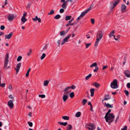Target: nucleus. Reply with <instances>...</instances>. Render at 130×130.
Listing matches in <instances>:
<instances>
[{
	"mask_svg": "<svg viewBox=\"0 0 130 130\" xmlns=\"http://www.w3.org/2000/svg\"><path fill=\"white\" fill-rule=\"evenodd\" d=\"M103 37V33L101 31H99L97 32L96 35V40L95 46H97Z\"/></svg>",
	"mask_w": 130,
	"mask_h": 130,
	"instance_id": "1",
	"label": "nucleus"
},
{
	"mask_svg": "<svg viewBox=\"0 0 130 130\" xmlns=\"http://www.w3.org/2000/svg\"><path fill=\"white\" fill-rule=\"evenodd\" d=\"M121 0H115L111 3L110 7V9H112L116 6L120 2Z\"/></svg>",
	"mask_w": 130,
	"mask_h": 130,
	"instance_id": "2",
	"label": "nucleus"
},
{
	"mask_svg": "<svg viewBox=\"0 0 130 130\" xmlns=\"http://www.w3.org/2000/svg\"><path fill=\"white\" fill-rule=\"evenodd\" d=\"M110 87L113 89H116L118 87L117 84V80L114 79L112 82L111 84Z\"/></svg>",
	"mask_w": 130,
	"mask_h": 130,
	"instance_id": "3",
	"label": "nucleus"
},
{
	"mask_svg": "<svg viewBox=\"0 0 130 130\" xmlns=\"http://www.w3.org/2000/svg\"><path fill=\"white\" fill-rule=\"evenodd\" d=\"M93 6V5H91L88 9L83 12L80 15V17L82 18H83L87 13L92 9Z\"/></svg>",
	"mask_w": 130,
	"mask_h": 130,
	"instance_id": "4",
	"label": "nucleus"
},
{
	"mask_svg": "<svg viewBox=\"0 0 130 130\" xmlns=\"http://www.w3.org/2000/svg\"><path fill=\"white\" fill-rule=\"evenodd\" d=\"M71 35L69 34L67 36L62 40L61 43V44L63 45L64 43L68 42V40L69 38L71 37Z\"/></svg>",
	"mask_w": 130,
	"mask_h": 130,
	"instance_id": "5",
	"label": "nucleus"
},
{
	"mask_svg": "<svg viewBox=\"0 0 130 130\" xmlns=\"http://www.w3.org/2000/svg\"><path fill=\"white\" fill-rule=\"evenodd\" d=\"M71 91L69 86L65 88L63 90L64 94L66 95H68Z\"/></svg>",
	"mask_w": 130,
	"mask_h": 130,
	"instance_id": "6",
	"label": "nucleus"
},
{
	"mask_svg": "<svg viewBox=\"0 0 130 130\" xmlns=\"http://www.w3.org/2000/svg\"><path fill=\"white\" fill-rule=\"evenodd\" d=\"M115 30H112L111 32L110 33L109 35V37L110 38H111L112 36H113L114 38V39L116 41L118 40V39L115 38V36L113 34L115 33Z\"/></svg>",
	"mask_w": 130,
	"mask_h": 130,
	"instance_id": "7",
	"label": "nucleus"
},
{
	"mask_svg": "<svg viewBox=\"0 0 130 130\" xmlns=\"http://www.w3.org/2000/svg\"><path fill=\"white\" fill-rule=\"evenodd\" d=\"M24 13H23V16L22 17L21 20L23 23H24L27 20V19L25 18L27 14V13L25 11H24Z\"/></svg>",
	"mask_w": 130,
	"mask_h": 130,
	"instance_id": "8",
	"label": "nucleus"
},
{
	"mask_svg": "<svg viewBox=\"0 0 130 130\" xmlns=\"http://www.w3.org/2000/svg\"><path fill=\"white\" fill-rule=\"evenodd\" d=\"M21 63L20 62H19L17 64L16 66V68H15V69L16 71V74H17L19 72L20 68L21 67Z\"/></svg>",
	"mask_w": 130,
	"mask_h": 130,
	"instance_id": "9",
	"label": "nucleus"
},
{
	"mask_svg": "<svg viewBox=\"0 0 130 130\" xmlns=\"http://www.w3.org/2000/svg\"><path fill=\"white\" fill-rule=\"evenodd\" d=\"M13 101H14L13 100H10L8 102V105L10 108H12L13 107Z\"/></svg>",
	"mask_w": 130,
	"mask_h": 130,
	"instance_id": "10",
	"label": "nucleus"
},
{
	"mask_svg": "<svg viewBox=\"0 0 130 130\" xmlns=\"http://www.w3.org/2000/svg\"><path fill=\"white\" fill-rule=\"evenodd\" d=\"M14 18V15L13 14H10L8 16V19L9 21H12Z\"/></svg>",
	"mask_w": 130,
	"mask_h": 130,
	"instance_id": "11",
	"label": "nucleus"
},
{
	"mask_svg": "<svg viewBox=\"0 0 130 130\" xmlns=\"http://www.w3.org/2000/svg\"><path fill=\"white\" fill-rule=\"evenodd\" d=\"M107 117H108V119L109 120H114L115 116L113 115V113H110L108 116H107Z\"/></svg>",
	"mask_w": 130,
	"mask_h": 130,
	"instance_id": "12",
	"label": "nucleus"
},
{
	"mask_svg": "<svg viewBox=\"0 0 130 130\" xmlns=\"http://www.w3.org/2000/svg\"><path fill=\"white\" fill-rule=\"evenodd\" d=\"M124 74L126 77H130V71L129 70H126L125 71Z\"/></svg>",
	"mask_w": 130,
	"mask_h": 130,
	"instance_id": "13",
	"label": "nucleus"
},
{
	"mask_svg": "<svg viewBox=\"0 0 130 130\" xmlns=\"http://www.w3.org/2000/svg\"><path fill=\"white\" fill-rule=\"evenodd\" d=\"M126 6L125 5H122L121 7V11L123 12H125L126 10Z\"/></svg>",
	"mask_w": 130,
	"mask_h": 130,
	"instance_id": "14",
	"label": "nucleus"
},
{
	"mask_svg": "<svg viewBox=\"0 0 130 130\" xmlns=\"http://www.w3.org/2000/svg\"><path fill=\"white\" fill-rule=\"evenodd\" d=\"M32 20L34 21H36L38 20L39 23H41V19L40 18H38V17L37 16L35 17V18H32Z\"/></svg>",
	"mask_w": 130,
	"mask_h": 130,
	"instance_id": "15",
	"label": "nucleus"
},
{
	"mask_svg": "<svg viewBox=\"0 0 130 130\" xmlns=\"http://www.w3.org/2000/svg\"><path fill=\"white\" fill-rule=\"evenodd\" d=\"M13 33L12 32H10L8 35H5V37L6 39H10L11 36L12 35Z\"/></svg>",
	"mask_w": 130,
	"mask_h": 130,
	"instance_id": "16",
	"label": "nucleus"
},
{
	"mask_svg": "<svg viewBox=\"0 0 130 130\" xmlns=\"http://www.w3.org/2000/svg\"><path fill=\"white\" fill-rule=\"evenodd\" d=\"M67 32H65V31L63 30L61 31L60 33V35L61 36H64L66 34Z\"/></svg>",
	"mask_w": 130,
	"mask_h": 130,
	"instance_id": "17",
	"label": "nucleus"
},
{
	"mask_svg": "<svg viewBox=\"0 0 130 130\" xmlns=\"http://www.w3.org/2000/svg\"><path fill=\"white\" fill-rule=\"evenodd\" d=\"M8 61H5L4 66V68L5 69H7L9 68V66H7L8 63Z\"/></svg>",
	"mask_w": 130,
	"mask_h": 130,
	"instance_id": "18",
	"label": "nucleus"
},
{
	"mask_svg": "<svg viewBox=\"0 0 130 130\" xmlns=\"http://www.w3.org/2000/svg\"><path fill=\"white\" fill-rule=\"evenodd\" d=\"M104 106H106L107 108H112L113 107V106L111 105L108 103L106 104V103L104 104Z\"/></svg>",
	"mask_w": 130,
	"mask_h": 130,
	"instance_id": "19",
	"label": "nucleus"
},
{
	"mask_svg": "<svg viewBox=\"0 0 130 130\" xmlns=\"http://www.w3.org/2000/svg\"><path fill=\"white\" fill-rule=\"evenodd\" d=\"M67 1H66L65 2L63 3V4L61 6L64 9H66L67 7Z\"/></svg>",
	"mask_w": 130,
	"mask_h": 130,
	"instance_id": "20",
	"label": "nucleus"
},
{
	"mask_svg": "<svg viewBox=\"0 0 130 130\" xmlns=\"http://www.w3.org/2000/svg\"><path fill=\"white\" fill-rule=\"evenodd\" d=\"M58 123L60 125H61L64 126H66L68 124V123L67 122H58Z\"/></svg>",
	"mask_w": 130,
	"mask_h": 130,
	"instance_id": "21",
	"label": "nucleus"
},
{
	"mask_svg": "<svg viewBox=\"0 0 130 130\" xmlns=\"http://www.w3.org/2000/svg\"><path fill=\"white\" fill-rule=\"evenodd\" d=\"M93 85L97 88L99 87L100 86L99 84L96 82H95L93 84Z\"/></svg>",
	"mask_w": 130,
	"mask_h": 130,
	"instance_id": "22",
	"label": "nucleus"
},
{
	"mask_svg": "<svg viewBox=\"0 0 130 130\" xmlns=\"http://www.w3.org/2000/svg\"><path fill=\"white\" fill-rule=\"evenodd\" d=\"M72 128V126L71 125L68 124L67 126L66 129L67 130H71Z\"/></svg>",
	"mask_w": 130,
	"mask_h": 130,
	"instance_id": "23",
	"label": "nucleus"
},
{
	"mask_svg": "<svg viewBox=\"0 0 130 130\" xmlns=\"http://www.w3.org/2000/svg\"><path fill=\"white\" fill-rule=\"evenodd\" d=\"M94 89L93 88H92L90 90V92H91V96H93L94 95Z\"/></svg>",
	"mask_w": 130,
	"mask_h": 130,
	"instance_id": "24",
	"label": "nucleus"
},
{
	"mask_svg": "<svg viewBox=\"0 0 130 130\" xmlns=\"http://www.w3.org/2000/svg\"><path fill=\"white\" fill-rule=\"evenodd\" d=\"M67 95H68L65 94L63 96L62 99L64 101H66L68 99V96Z\"/></svg>",
	"mask_w": 130,
	"mask_h": 130,
	"instance_id": "25",
	"label": "nucleus"
},
{
	"mask_svg": "<svg viewBox=\"0 0 130 130\" xmlns=\"http://www.w3.org/2000/svg\"><path fill=\"white\" fill-rule=\"evenodd\" d=\"M9 58V54L7 53L5 55V61H8V58Z\"/></svg>",
	"mask_w": 130,
	"mask_h": 130,
	"instance_id": "26",
	"label": "nucleus"
},
{
	"mask_svg": "<svg viewBox=\"0 0 130 130\" xmlns=\"http://www.w3.org/2000/svg\"><path fill=\"white\" fill-rule=\"evenodd\" d=\"M49 82L48 80H45L43 83V85L44 86H47L48 85Z\"/></svg>",
	"mask_w": 130,
	"mask_h": 130,
	"instance_id": "27",
	"label": "nucleus"
},
{
	"mask_svg": "<svg viewBox=\"0 0 130 130\" xmlns=\"http://www.w3.org/2000/svg\"><path fill=\"white\" fill-rule=\"evenodd\" d=\"M71 18L72 16H71L67 15L65 17V20L67 21L69 20H70L71 19Z\"/></svg>",
	"mask_w": 130,
	"mask_h": 130,
	"instance_id": "28",
	"label": "nucleus"
},
{
	"mask_svg": "<svg viewBox=\"0 0 130 130\" xmlns=\"http://www.w3.org/2000/svg\"><path fill=\"white\" fill-rule=\"evenodd\" d=\"M62 118L64 120H68L69 119V117L67 116H63L62 117Z\"/></svg>",
	"mask_w": 130,
	"mask_h": 130,
	"instance_id": "29",
	"label": "nucleus"
},
{
	"mask_svg": "<svg viewBox=\"0 0 130 130\" xmlns=\"http://www.w3.org/2000/svg\"><path fill=\"white\" fill-rule=\"evenodd\" d=\"M87 100L86 99H83L82 102V103L83 105H85L87 102Z\"/></svg>",
	"mask_w": 130,
	"mask_h": 130,
	"instance_id": "30",
	"label": "nucleus"
},
{
	"mask_svg": "<svg viewBox=\"0 0 130 130\" xmlns=\"http://www.w3.org/2000/svg\"><path fill=\"white\" fill-rule=\"evenodd\" d=\"M30 70H31L30 68H29L28 69V70L27 71V73L26 74L25 76H26V77H28L29 76V72L30 71Z\"/></svg>",
	"mask_w": 130,
	"mask_h": 130,
	"instance_id": "31",
	"label": "nucleus"
},
{
	"mask_svg": "<svg viewBox=\"0 0 130 130\" xmlns=\"http://www.w3.org/2000/svg\"><path fill=\"white\" fill-rule=\"evenodd\" d=\"M81 113L80 112H78L75 115V117H79L81 115Z\"/></svg>",
	"mask_w": 130,
	"mask_h": 130,
	"instance_id": "32",
	"label": "nucleus"
},
{
	"mask_svg": "<svg viewBox=\"0 0 130 130\" xmlns=\"http://www.w3.org/2000/svg\"><path fill=\"white\" fill-rule=\"evenodd\" d=\"M61 17V16L59 14H57L54 17V18L55 19H58Z\"/></svg>",
	"mask_w": 130,
	"mask_h": 130,
	"instance_id": "33",
	"label": "nucleus"
},
{
	"mask_svg": "<svg viewBox=\"0 0 130 130\" xmlns=\"http://www.w3.org/2000/svg\"><path fill=\"white\" fill-rule=\"evenodd\" d=\"M92 75L90 74L88 75L86 77L85 79L86 80H88L91 76Z\"/></svg>",
	"mask_w": 130,
	"mask_h": 130,
	"instance_id": "34",
	"label": "nucleus"
},
{
	"mask_svg": "<svg viewBox=\"0 0 130 130\" xmlns=\"http://www.w3.org/2000/svg\"><path fill=\"white\" fill-rule=\"evenodd\" d=\"M74 96V93L73 92H71L70 94V96L71 98H73Z\"/></svg>",
	"mask_w": 130,
	"mask_h": 130,
	"instance_id": "35",
	"label": "nucleus"
},
{
	"mask_svg": "<svg viewBox=\"0 0 130 130\" xmlns=\"http://www.w3.org/2000/svg\"><path fill=\"white\" fill-rule=\"evenodd\" d=\"M54 12V11L53 10H51L50 12L49 13H48L47 14L48 15H51L52 14H53Z\"/></svg>",
	"mask_w": 130,
	"mask_h": 130,
	"instance_id": "36",
	"label": "nucleus"
},
{
	"mask_svg": "<svg viewBox=\"0 0 130 130\" xmlns=\"http://www.w3.org/2000/svg\"><path fill=\"white\" fill-rule=\"evenodd\" d=\"M97 65V64L96 62H94L90 66V67L91 68H92L93 67H96Z\"/></svg>",
	"mask_w": 130,
	"mask_h": 130,
	"instance_id": "37",
	"label": "nucleus"
},
{
	"mask_svg": "<svg viewBox=\"0 0 130 130\" xmlns=\"http://www.w3.org/2000/svg\"><path fill=\"white\" fill-rule=\"evenodd\" d=\"M70 89H74L76 88V86L74 85H72L71 87L69 86Z\"/></svg>",
	"mask_w": 130,
	"mask_h": 130,
	"instance_id": "38",
	"label": "nucleus"
},
{
	"mask_svg": "<svg viewBox=\"0 0 130 130\" xmlns=\"http://www.w3.org/2000/svg\"><path fill=\"white\" fill-rule=\"evenodd\" d=\"M45 56L46 54L45 53H43L40 57L41 59V60L43 59L45 57Z\"/></svg>",
	"mask_w": 130,
	"mask_h": 130,
	"instance_id": "39",
	"label": "nucleus"
},
{
	"mask_svg": "<svg viewBox=\"0 0 130 130\" xmlns=\"http://www.w3.org/2000/svg\"><path fill=\"white\" fill-rule=\"evenodd\" d=\"M22 58V57L21 56H19L17 59V61L18 62L20 61Z\"/></svg>",
	"mask_w": 130,
	"mask_h": 130,
	"instance_id": "40",
	"label": "nucleus"
},
{
	"mask_svg": "<svg viewBox=\"0 0 130 130\" xmlns=\"http://www.w3.org/2000/svg\"><path fill=\"white\" fill-rule=\"evenodd\" d=\"M95 68V69L93 71L94 72H96L99 70V67H96Z\"/></svg>",
	"mask_w": 130,
	"mask_h": 130,
	"instance_id": "41",
	"label": "nucleus"
},
{
	"mask_svg": "<svg viewBox=\"0 0 130 130\" xmlns=\"http://www.w3.org/2000/svg\"><path fill=\"white\" fill-rule=\"evenodd\" d=\"M85 45H86V48H88L89 46L91 44V43H85Z\"/></svg>",
	"mask_w": 130,
	"mask_h": 130,
	"instance_id": "42",
	"label": "nucleus"
},
{
	"mask_svg": "<svg viewBox=\"0 0 130 130\" xmlns=\"http://www.w3.org/2000/svg\"><path fill=\"white\" fill-rule=\"evenodd\" d=\"M39 96L40 97H41V98H44L45 97V95L44 94H40L39 95Z\"/></svg>",
	"mask_w": 130,
	"mask_h": 130,
	"instance_id": "43",
	"label": "nucleus"
},
{
	"mask_svg": "<svg viewBox=\"0 0 130 130\" xmlns=\"http://www.w3.org/2000/svg\"><path fill=\"white\" fill-rule=\"evenodd\" d=\"M90 126L91 127V128H92L93 130L95 128V125L94 124H92Z\"/></svg>",
	"mask_w": 130,
	"mask_h": 130,
	"instance_id": "44",
	"label": "nucleus"
},
{
	"mask_svg": "<svg viewBox=\"0 0 130 130\" xmlns=\"http://www.w3.org/2000/svg\"><path fill=\"white\" fill-rule=\"evenodd\" d=\"M28 124L29 126L30 127H31L32 126L33 124L32 122H28Z\"/></svg>",
	"mask_w": 130,
	"mask_h": 130,
	"instance_id": "45",
	"label": "nucleus"
},
{
	"mask_svg": "<svg viewBox=\"0 0 130 130\" xmlns=\"http://www.w3.org/2000/svg\"><path fill=\"white\" fill-rule=\"evenodd\" d=\"M5 83H3V84H0V86L2 87H5Z\"/></svg>",
	"mask_w": 130,
	"mask_h": 130,
	"instance_id": "46",
	"label": "nucleus"
},
{
	"mask_svg": "<svg viewBox=\"0 0 130 130\" xmlns=\"http://www.w3.org/2000/svg\"><path fill=\"white\" fill-rule=\"evenodd\" d=\"M124 92L125 93L126 95L127 96H128V94H129V92L128 91L126 90H125L124 91Z\"/></svg>",
	"mask_w": 130,
	"mask_h": 130,
	"instance_id": "47",
	"label": "nucleus"
},
{
	"mask_svg": "<svg viewBox=\"0 0 130 130\" xmlns=\"http://www.w3.org/2000/svg\"><path fill=\"white\" fill-rule=\"evenodd\" d=\"M107 116H105L104 118L105 119L106 121L107 122H108L109 121H108L109 120H109L108 119V117H107Z\"/></svg>",
	"mask_w": 130,
	"mask_h": 130,
	"instance_id": "48",
	"label": "nucleus"
},
{
	"mask_svg": "<svg viewBox=\"0 0 130 130\" xmlns=\"http://www.w3.org/2000/svg\"><path fill=\"white\" fill-rule=\"evenodd\" d=\"M7 88L10 90H11L12 89V86L11 85H9L7 87Z\"/></svg>",
	"mask_w": 130,
	"mask_h": 130,
	"instance_id": "49",
	"label": "nucleus"
},
{
	"mask_svg": "<svg viewBox=\"0 0 130 130\" xmlns=\"http://www.w3.org/2000/svg\"><path fill=\"white\" fill-rule=\"evenodd\" d=\"M32 50H31V49H29V52L27 54V55L28 56H29L31 54V53L32 52Z\"/></svg>",
	"mask_w": 130,
	"mask_h": 130,
	"instance_id": "50",
	"label": "nucleus"
},
{
	"mask_svg": "<svg viewBox=\"0 0 130 130\" xmlns=\"http://www.w3.org/2000/svg\"><path fill=\"white\" fill-rule=\"evenodd\" d=\"M85 127L86 128H88L89 130H93L92 128H91V127H89L87 125H85Z\"/></svg>",
	"mask_w": 130,
	"mask_h": 130,
	"instance_id": "51",
	"label": "nucleus"
},
{
	"mask_svg": "<svg viewBox=\"0 0 130 130\" xmlns=\"http://www.w3.org/2000/svg\"><path fill=\"white\" fill-rule=\"evenodd\" d=\"M91 23L92 24H94L95 22V21L94 19H91Z\"/></svg>",
	"mask_w": 130,
	"mask_h": 130,
	"instance_id": "52",
	"label": "nucleus"
},
{
	"mask_svg": "<svg viewBox=\"0 0 130 130\" xmlns=\"http://www.w3.org/2000/svg\"><path fill=\"white\" fill-rule=\"evenodd\" d=\"M48 45L47 44H46V45L45 46H44L43 47V49L44 50H46L47 48Z\"/></svg>",
	"mask_w": 130,
	"mask_h": 130,
	"instance_id": "53",
	"label": "nucleus"
},
{
	"mask_svg": "<svg viewBox=\"0 0 130 130\" xmlns=\"http://www.w3.org/2000/svg\"><path fill=\"white\" fill-rule=\"evenodd\" d=\"M111 111V110L110 109H109L108 110V111L106 113L105 115L107 116H108L109 115L110 113H109Z\"/></svg>",
	"mask_w": 130,
	"mask_h": 130,
	"instance_id": "54",
	"label": "nucleus"
},
{
	"mask_svg": "<svg viewBox=\"0 0 130 130\" xmlns=\"http://www.w3.org/2000/svg\"><path fill=\"white\" fill-rule=\"evenodd\" d=\"M5 28V27L4 25H1L0 27V29L1 30H3Z\"/></svg>",
	"mask_w": 130,
	"mask_h": 130,
	"instance_id": "55",
	"label": "nucleus"
},
{
	"mask_svg": "<svg viewBox=\"0 0 130 130\" xmlns=\"http://www.w3.org/2000/svg\"><path fill=\"white\" fill-rule=\"evenodd\" d=\"M64 11V9L63 8L61 9L60 10V13H63Z\"/></svg>",
	"mask_w": 130,
	"mask_h": 130,
	"instance_id": "56",
	"label": "nucleus"
},
{
	"mask_svg": "<svg viewBox=\"0 0 130 130\" xmlns=\"http://www.w3.org/2000/svg\"><path fill=\"white\" fill-rule=\"evenodd\" d=\"M57 42L58 44V46L59 47L60 45V40H58Z\"/></svg>",
	"mask_w": 130,
	"mask_h": 130,
	"instance_id": "57",
	"label": "nucleus"
},
{
	"mask_svg": "<svg viewBox=\"0 0 130 130\" xmlns=\"http://www.w3.org/2000/svg\"><path fill=\"white\" fill-rule=\"evenodd\" d=\"M127 128V126H125L123 128H122L121 130H126Z\"/></svg>",
	"mask_w": 130,
	"mask_h": 130,
	"instance_id": "58",
	"label": "nucleus"
},
{
	"mask_svg": "<svg viewBox=\"0 0 130 130\" xmlns=\"http://www.w3.org/2000/svg\"><path fill=\"white\" fill-rule=\"evenodd\" d=\"M127 87L128 88H130V83H127Z\"/></svg>",
	"mask_w": 130,
	"mask_h": 130,
	"instance_id": "59",
	"label": "nucleus"
},
{
	"mask_svg": "<svg viewBox=\"0 0 130 130\" xmlns=\"http://www.w3.org/2000/svg\"><path fill=\"white\" fill-rule=\"evenodd\" d=\"M110 98H105V99L102 100V102H103V101L104 100H107L109 99Z\"/></svg>",
	"mask_w": 130,
	"mask_h": 130,
	"instance_id": "60",
	"label": "nucleus"
},
{
	"mask_svg": "<svg viewBox=\"0 0 130 130\" xmlns=\"http://www.w3.org/2000/svg\"><path fill=\"white\" fill-rule=\"evenodd\" d=\"M81 18H81V17H80V16L78 17L77 19V20H76V21L77 22H78V20H80V19H81Z\"/></svg>",
	"mask_w": 130,
	"mask_h": 130,
	"instance_id": "61",
	"label": "nucleus"
},
{
	"mask_svg": "<svg viewBox=\"0 0 130 130\" xmlns=\"http://www.w3.org/2000/svg\"><path fill=\"white\" fill-rule=\"evenodd\" d=\"M108 68L107 66H105L103 67L102 68V70H104Z\"/></svg>",
	"mask_w": 130,
	"mask_h": 130,
	"instance_id": "62",
	"label": "nucleus"
},
{
	"mask_svg": "<svg viewBox=\"0 0 130 130\" xmlns=\"http://www.w3.org/2000/svg\"><path fill=\"white\" fill-rule=\"evenodd\" d=\"M31 6V4L30 3H28L27 6V7L28 8H29Z\"/></svg>",
	"mask_w": 130,
	"mask_h": 130,
	"instance_id": "63",
	"label": "nucleus"
},
{
	"mask_svg": "<svg viewBox=\"0 0 130 130\" xmlns=\"http://www.w3.org/2000/svg\"><path fill=\"white\" fill-rule=\"evenodd\" d=\"M9 97L11 99H13V96L12 95L10 94L9 96Z\"/></svg>",
	"mask_w": 130,
	"mask_h": 130,
	"instance_id": "64",
	"label": "nucleus"
}]
</instances>
